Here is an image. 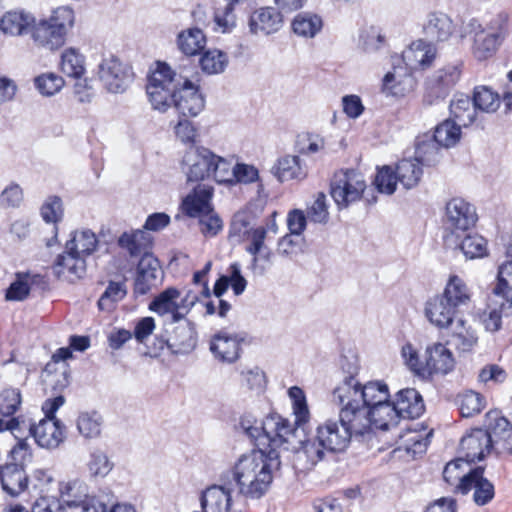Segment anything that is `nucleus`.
Masks as SVG:
<instances>
[{
  "label": "nucleus",
  "instance_id": "338daca9",
  "mask_svg": "<svg viewBox=\"0 0 512 512\" xmlns=\"http://www.w3.org/2000/svg\"><path fill=\"white\" fill-rule=\"evenodd\" d=\"M42 218L47 223H56L62 216V202L58 197L49 198L41 208Z\"/></svg>",
  "mask_w": 512,
  "mask_h": 512
},
{
  "label": "nucleus",
  "instance_id": "f3484780",
  "mask_svg": "<svg viewBox=\"0 0 512 512\" xmlns=\"http://www.w3.org/2000/svg\"><path fill=\"white\" fill-rule=\"evenodd\" d=\"M465 35H473L472 53L477 60H486L491 57L497 50L501 42L483 28L477 19H470L463 26Z\"/></svg>",
  "mask_w": 512,
  "mask_h": 512
},
{
  "label": "nucleus",
  "instance_id": "6e6552de",
  "mask_svg": "<svg viewBox=\"0 0 512 512\" xmlns=\"http://www.w3.org/2000/svg\"><path fill=\"white\" fill-rule=\"evenodd\" d=\"M181 81V75L176 74L166 63H159L146 85L152 108L160 112L167 111L173 104L174 94Z\"/></svg>",
  "mask_w": 512,
  "mask_h": 512
},
{
  "label": "nucleus",
  "instance_id": "052dcab7",
  "mask_svg": "<svg viewBox=\"0 0 512 512\" xmlns=\"http://www.w3.org/2000/svg\"><path fill=\"white\" fill-rule=\"evenodd\" d=\"M11 463H19L25 467L32 461L33 449L27 438L16 437V443L10 450Z\"/></svg>",
  "mask_w": 512,
  "mask_h": 512
},
{
  "label": "nucleus",
  "instance_id": "aec40b11",
  "mask_svg": "<svg viewBox=\"0 0 512 512\" xmlns=\"http://www.w3.org/2000/svg\"><path fill=\"white\" fill-rule=\"evenodd\" d=\"M488 432L491 439V448L498 453L512 455V424L497 411H490L486 415Z\"/></svg>",
  "mask_w": 512,
  "mask_h": 512
},
{
  "label": "nucleus",
  "instance_id": "6ab92c4d",
  "mask_svg": "<svg viewBox=\"0 0 512 512\" xmlns=\"http://www.w3.org/2000/svg\"><path fill=\"white\" fill-rule=\"evenodd\" d=\"M423 377L433 374H447L454 367L452 352L442 343L435 342L426 347L423 355Z\"/></svg>",
  "mask_w": 512,
  "mask_h": 512
},
{
  "label": "nucleus",
  "instance_id": "1a4fd4ad",
  "mask_svg": "<svg viewBox=\"0 0 512 512\" xmlns=\"http://www.w3.org/2000/svg\"><path fill=\"white\" fill-rule=\"evenodd\" d=\"M366 189L361 173L355 170L338 171L330 184V194L339 209L359 201Z\"/></svg>",
  "mask_w": 512,
  "mask_h": 512
},
{
  "label": "nucleus",
  "instance_id": "423d86ee",
  "mask_svg": "<svg viewBox=\"0 0 512 512\" xmlns=\"http://www.w3.org/2000/svg\"><path fill=\"white\" fill-rule=\"evenodd\" d=\"M75 22V14L69 6H59L50 15L34 18L31 28V38L36 45L48 50H56L64 45L69 30Z\"/></svg>",
  "mask_w": 512,
  "mask_h": 512
},
{
  "label": "nucleus",
  "instance_id": "9b49d317",
  "mask_svg": "<svg viewBox=\"0 0 512 512\" xmlns=\"http://www.w3.org/2000/svg\"><path fill=\"white\" fill-rule=\"evenodd\" d=\"M221 484H213L201 492L202 512H241L232 509V482L230 473H222Z\"/></svg>",
  "mask_w": 512,
  "mask_h": 512
},
{
  "label": "nucleus",
  "instance_id": "774afa93",
  "mask_svg": "<svg viewBox=\"0 0 512 512\" xmlns=\"http://www.w3.org/2000/svg\"><path fill=\"white\" fill-rule=\"evenodd\" d=\"M32 512H65V509L56 497H39L32 506Z\"/></svg>",
  "mask_w": 512,
  "mask_h": 512
},
{
  "label": "nucleus",
  "instance_id": "f257e3e1",
  "mask_svg": "<svg viewBox=\"0 0 512 512\" xmlns=\"http://www.w3.org/2000/svg\"><path fill=\"white\" fill-rule=\"evenodd\" d=\"M240 426L254 440L257 448L241 455L232 469L225 473H230L232 486H236L240 496L246 500H259L268 492L273 472L280 467L277 448L292 444L297 429L291 421L278 414H270L261 422L244 416Z\"/></svg>",
  "mask_w": 512,
  "mask_h": 512
},
{
  "label": "nucleus",
  "instance_id": "cd10ccee",
  "mask_svg": "<svg viewBox=\"0 0 512 512\" xmlns=\"http://www.w3.org/2000/svg\"><path fill=\"white\" fill-rule=\"evenodd\" d=\"M282 26V16L274 8L267 7L255 11L249 19L250 31L253 34L269 35L277 32Z\"/></svg>",
  "mask_w": 512,
  "mask_h": 512
},
{
  "label": "nucleus",
  "instance_id": "dca6fc26",
  "mask_svg": "<svg viewBox=\"0 0 512 512\" xmlns=\"http://www.w3.org/2000/svg\"><path fill=\"white\" fill-rule=\"evenodd\" d=\"M460 74V69L456 65H448L438 70L428 81L423 103L431 106L437 104L439 100H443L450 88L458 82Z\"/></svg>",
  "mask_w": 512,
  "mask_h": 512
},
{
  "label": "nucleus",
  "instance_id": "49530a36",
  "mask_svg": "<svg viewBox=\"0 0 512 512\" xmlns=\"http://www.w3.org/2000/svg\"><path fill=\"white\" fill-rule=\"evenodd\" d=\"M62 497L67 506L74 508L82 507L92 498L89 496L87 484L80 480L68 483Z\"/></svg>",
  "mask_w": 512,
  "mask_h": 512
},
{
  "label": "nucleus",
  "instance_id": "a19ab883",
  "mask_svg": "<svg viewBox=\"0 0 512 512\" xmlns=\"http://www.w3.org/2000/svg\"><path fill=\"white\" fill-rule=\"evenodd\" d=\"M461 127L452 119H447L436 126L433 139L444 148L456 145L461 138Z\"/></svg>",
  "mask_w": 512,
  "mask_h": 512
},
{
  "label": "nucleus",
  "instance_id": "69168bd1",
  "mask_svg": "<svg viewBox=\"0 0 512 512\" xmlns=\"http://www.w3.org/2000/svg\"><path fill=\"white\" fill-rule=\"evenodd\" d=\"M308 217L315 223H326L329 218V213L326 205V196L323 193H319L308 209Z\"/></svg>",
  "mask_w": 512,
  "mask_h": 512
},
{
  "label": "nucleus",
  "instance_id": "0e129e2a",
  "mask_svg": "<svg viewBox=\"0 0 512 512\" xmlns=\"http://www.w3.org/2000/svg\"><path fill=\"white\" fill-rule=\"evenodd\" d=\"M53 482V477L49 470L38 468L35 469L30 479L28 478V486L30 485L31 488L39 493H43L47 491L48 486Z\"/></svg>",
  "mask_w": 512,
  "mask_h": 512
},
{
  "label": "nucleus",
  "instance_id": "ddd939ff",
  "mask_svg": "<svg viewBox=\"0 0 512 512\" xmlns=\"http://www.w3.org/2000/svg\"><path fill=\"white\" fill-rule=\"evenodd\" d=\"M173 106L180 117H195L204 109L205 100L198 86L182 77L181 84L174 94Z\"/></svg>",
  "mask_w": 512,
  "mask_h": 512
},
{
  "label": "nucleus",
  "instance_id": "4468645a",
  "mask_svg": "<svg viewBox=\"0 0 512 512\" xmlns=\"http://www.w3.org/2000/svg\"><path fill=\"white\" fill-rule=\"evenodd\" d=\"M171 329L166 328L167 337L164 340L171 353L176 355L188 354L194 350L197 344L196 330L190 321L182 319L170 323Z\"/></svg>",
  "mask_w": 512,
  "mask_h": 512
},
{
  "label": "nucleus",
  "instance_id": "58836bf2",
  "mask_svg": "<svg viewBox=\"0 0 512 512\" xmlns=\"http://www.w3.org/2000/svg\"><path fill=\"white\" fill-rule=\"evenodd\" d=\"M119 245L126 249L131 256H142L151 246L150 235L143 230L124 233L119 238Z\"/></svg>",
  "mask_w": 512,
  "mask_h": 512
},
{
  "label": "nucleus",
  "instance_id": "2f4dec72",
  "mask_svg": "<svg viewBox=\"0 0 512 512\" xmlns=\"http://www.w3.org/2000/svg\"><path fill=\"white\" fill-rule=\"evenodd\" d=\"M424 33L431 41L443 42L448 40L454 31L453 22L443 12H431L424 24Z\"/></svg>",
  "mask_w": 512,
  "mask_h": 512
},
{
  "label": "nucleus",
  "instance_id": "9d476101",
  "mask_svg": "<svg viewBox=\"0 0 512 512\" xmlns=\"http://www.w3.org/2000/svg\"><path fill=\"white\" fill-rule=\"evenodd\" d=\"M478 221L476 208L463 198H452L446 203L444 224L451 235L460 238Z\"/></svg>",
  "mask_w": 512,
  "mask_h": 512
},
{
  "label": "nucleus",
  "instance_id": "e433bc0d",
  "mask_svg": "<svg viewBox=\"0 0 512 512\" xmlns=\"http://www.w3.org/2000/svg\"><path fill=\"white\" fill-rule=\"evenodd\" d=\"M206 45V37L199 28H187L177 35L179 50L188 56L198 54Z\"/></svg>",
  "mask_w": 512,
  "mask_h": 512
},
{
  "label": "nucleus",
  "instance_id": "a18cd8bd",
  "mask_svg": "<svg viewBox=\"0 0 512 512\" xmlns=\"http://www.w3.org/2000/svg\"><path fill=\"white\" fill-rule=\"evenodd\" d=\"M229 171L231 175L222 179V184H233L236 182L249 184L257 181L259 178V171L255 166L245 163L233 165L231 159H229Z\"/></svg>",
  "mask_w": 512,
  "mask_h": 512
},
{
  "label": "nucleus",
  "instance_id": "864d4df0",
  "mask_svg": "<svg viewBox=\"0 0 512 512\" xmlns=\"http://www.w3.org/2000/svg\"><path fill=\"white\" fill-rule=\"evenodd\" d=\"M37 90L44 96L58 93L64 86V79L53 72L43 73L34 80Z\"/></svg>",
  "mask_w": 512,
  "mask_h": 512
},
{
  "label": "nucleus",
  "instance_id": "79ce46f5",
  "mask_svg": "<svg viewBox=\"0 0 512 512\" xmlns=\"http://www.w3.org/2000/svg\"><path fill=\"white\" fill-rule=\"evenodd\" d=\"M322 26V19L310 13L298 14L292 22L294 33L305 38H313L320 32Z\"/></svg>",
  "mask_w": 512,
  "mask_h": 512
},
{
  "label": "nucleus",
  "instance_id": "2eb2a0df",
  "mask_svg": "<svg viewBox=\"0 0 512 512\" xmlns=\"http://www.w3.org/2000/svg\"><path fill=\"white\" fill-rule=\"evenodd\" d=\"M483 473L482 467L472 469L456 485V491L462 494L473 490V500L478 506L488 504L495 495L494 485L483 476Z\"/></svg>",
  "mask_w": 512,
  "mask_h": 512
},
{
  "label": "nucleus",
  "instance_id": "72a5a7b5",
  "mask_svg": "<svg viewBox=\"0 0 512 512\" xmlns=\"http://www.w3.org/2000/svg\"><path fill=\"white\" fill-rule=\"evenodd\" d=\"M451 343L460 353L471 352L478 343V336L471 325L463 319H457L451 327Z\"/></svg>",
  "mask_w": 512,
  "mask_h": 512
},
{
  "label": "nucleus",
  "instance_id": "bb28decb",
  "mask_svg": "<svg viewBox=\"0 0 512 512\" xmlns=\"http://www.w3.org/2000/svg\"><path fill=\"white\" fill-rule=\"evenodd\" d=\"M394 405L399 418L404 419L418 418L425 410L422 396L413 388H407L399 391Z\"/></svg>",
  "mask_w": 512,
  "mask_h": 512
},
{
  "label": "nucleus",
  "instance_id": "8fccbe9b",
  "mask_svg": "<svg viewBox=\"0 0 512 512\" xmlns=\"http://www.w3.org/2000/svg\"><path fill=\"white\" fill-rule=\"evenodd\" d=\"M227 64V54L218 49L207 50L200 58L201 69L209 75L222 73Z\"/></svg>",
  "mask_w": 512,
  "mask_h": 512
},
{
  "label": "nucleus",
  "instance_id": "c03bdc74",
  "mask_svg": "<svg viewBox=\"0 0 512 512\" xmlns=\"http://www.w3.org/2000/svg\"><path fill=\"white\" fill-rule=\"evenodd\" d=\"M467 259L483 258L488 254L487 240L478 233H467L458 244Z\"/></svg>",
  "mask_w": 512,
  "mask_h": 512
},
{
  "label": "nucleus",
  "instance_id": "a878e982",
  "mask_svg": "<svg viewBox=\"0 0 512 512\" xmlns=\"http://www.w3.org/2000/svg\"><path fill=\"white\" fill-rule=\"evenodd\" d=\"M0 482L3 490L17 496L28 488V477L25 467L19 463H7L0 466Z\"/></svg>",
  "mask_w": 512,
  "mask_h": 512
},
{
  "label": "nucleus",
  "instance_id": "a211bd4d",
  "mask_svg": "<svg viewBox=\"0 0 512 512\" xmlns=\"http://www.w3.org/2000/svg\"><path fill=\"white\" fill-rule=\"evenodd\" d=\"M491 439L488 430L473 429L460 441L461 458L467 463L482 460L491 451Z\"/></svg>",
  "mask_w": 512,
  "mask_h": 512
},
{
  "label": "nucleus",
  "instance_id": "6e6d98bb",
  "mask_svg": "<svg viewBox=\"0 0 512 512\" xmlns=\"http://www.w3.org/2000/svg\"><path fill=\"white\" fill-rule=\"evenodd\" d=\"M127 294L124 282L111 281L98 301L101 310H110L113 304L122 300Z\"/></svg>",
  "mask_w": 512,
  "mask_h": 512
},
{
  "label": "nucleus",
  "instance_id": "3c124183",
  "mask_svg": "<svg viewBox=\"0 0 512 512\" xmlns=\"http://www.w3.org/2000/svg\"><path fill=\"white\" fill-rule=\"evenodd\" d=\"M112 468L113 463L109 460L104 451L95 449L90 453L89 460L87 462V469L90 477L104 478L110 473Z\"/></svg>",
  "mask_w": 512,
  "mask_h": 512
},
{
  "label": "nucleus",
  "instance_id": "7ed1b4c3",
  "mask_svg": "<svg viewBox=\"0 0 512 512\" xmlns=\"http://www.w3.org/2000/svg\"><path fill=\"white\" fill-rule=\"evenodd\" d=\"M342 398L349 399L351 410L364 417V435L373 425L377 429L387 430L396 425L399 419L394 402L390 401L388 386L380 381H371L361 385L354 376H347L340 383Z\"/></svg>",
  "mask_w": 512,
  "mask_h": 512
},
{
  "label": "nucleus",
  "instance_id": "5fc2aeb1",
  "mask_svg": "<svg viewBox=\"0 0 512 512\" xmlns=\"http://www.w3.org/2000/svg\"><path fill=\"white\" fill-rule=\"evenodd\" d=\"M267 236V230L263 226H259L253 228L248 231V239L250 240V245L246 248V251L253 255V263L257 262V255L262 254L263 257L268 258L269 252L266 251L267 248L264 245V241Z\"/></svg>",
  "mask_w": 512,
  "mask_h": 512
},
{
  "label": "nucleus",
  "instance_id": "4be33fe9",
  "mask_svg": "<svg viewBox=\"0 0 512 512\" xmlns=\"http://www.w3.org/2000/svg\"><path fill=\"white\" fill-rule=\"evenodd\" d=\"M459 312L442 296L435 295L425 305V315L429 322L439 329L452 327Z\"/></svg>",
  "mask_w": 512,
  "mask_h": 512
},
{
  "label": "nucleus",
  "instance_id": "f03ea898",
  "mask_svg": "<svg viewBox=\"0 0 512 512\" xmlns=\"http://www.w3.org/2000/svg\"><path fill=\"white\" fill-rule=\"evenodd\" d=\"M340 384L333 390L332 400L340 407L339 421L328 419L318 425L315 435L312 438L302 441L296 432L294 442L290 444L295 448V444H301L297 451V459L304 461V468L310 469L318 462L325 459L327 454L340 453L345 451L353 436H362L364 417L360 413L357 415L355 410H351L349 399L340 394ZM292 401L295 422L291 424L299 431V428L306 424L310 419V413L303 390L293 386L288 391Z\"/></svg>",
  "mask_w": 512,
  "mask_h": 512
},
{
  "label": "nucleus",
  "instance_id": "0eeeda50",
  "mask_svg": "<svg viewBox=\"0 0 512 512\" xmlns=\"http://www.w3.org/2000/svg\"><path fill=\"white\" fill-rule=\"evenodd\" d=\"M65 403V398L59 395L55 398L46 399L42 404V411L45 415L38 424L30 425L29 431L39 447L55 449L64 440V426L56 419V411Z\"/></svg>",
  "mask_w": 512,
  "mask_h": 512
},
{
  "label": "nucleus",
  "instance_id": "f704fd0d",
  "mask_svg": "<svg viewBox=\"0 0 512 512\" xmlns=\"http://www.w3.org/2000/svg\"><path fill=\"white\" fill-rule=\"evenodd\" d=\"M449 108L453 120L463 127H467L475 121L476 109L469 96L456 94L451 100Z\"/></svg>",
  "mask_w": 512,
  "mask_h": 512
},
{
  "label": "nucleus",
  "instance_id": "e2e57ef3",
  "mask_svg": "<svg viewBox=\"0 0 512 512\" xmlns=\"http://www.w3.org/2000/svg\"><path fill=\"white\" fill-rule=\"evenodd\" d=\"M502 303L499 307L488 306L481 314L480 319L485 329L490 332H496L500 329L502 323Z\"/></svg>",
  "mask_w": 512,
  "mask_h": 512
},
{
  "label": "nucleus",
  "instance_id": "603ef678",
  "mask_svg": "<svg viewBox=\"0 0 512 512\" xmlns=\"http://www.w3.org/2000/svg\"><path fill=\"white\" fill-rule=\"evenodd\" d=\"M485 401L481 394L474 391H466L459 397V410L463 417H472L482 411Z\"/></svg>",
  "mask_w": 512,
  "mask_h": 512
},
{
  "label": "nucleus",
  "instance_id": "ea45409f",
  "mask_svg": "<svg viewBox=\"0 0 512 512\" xmlns=\"http://www.w3.org/2000/svg\"><path fill=\"white\" fill-rule=\"evenodd\" d=\"M395 173L403 187L411 189L418 185L423 171L421 164L415 159H402L397 164Z\"/></svg>",
  "mask_w": 512,
  "mask_h": 512
},
{
  "label": "nucleus",
  "instance_id": "39448f33",
  "mask_svg": "<svg viewBox=\"0 0 512 512\" xmlns=\"http://www.w3.org/2000/svg\"><path fill=\"white\" fill-rule=\"evenodd\" d=\"M436 55L437 50L432 43L424 40L412 42L402 52V61L405 63L406 69L402 72V69L398 70L394 67L393 71L388 72L383 78V90L395 96L402 95L404 90L399 87L402 83V78L411 82L412 79L409 72L429 68Z\"/></svg>",
  "mask_w": 512,
  "mask_h": 512
},
{
  "label": "nucleus",
  "instance_id": "7c9ffc66",
  "mask_svg": "<svg viewBox=\"0 0 512 512\" xmlns=\"http://www.w3.org/2000/svg\"><path fill=\"white\" fill-rule=\"evenodd\" d=\"M180 297V291L174 287H169L159 293L149 304V309L160 316L169 315L172 323L181 320V312L177 305Z\"/></svg>",
  "mask_w": 512,
  "mask_h": 512
},
{
  "label": "nucleus",
  "instance_id": "09e8293b",
  "mask_svg": "<svg viewBox=\"0 0 512 512\" xmlns=\"http://www.w3.org/2000/svg\"><path fill=\"white\" fill-rule=\"evenodd\" d=\"M473 104L476 110L493 113L500 106V97L490 88L479 86L474 89Z\"/></svg>",
  "mask_w": 512,
  "mask_h": 512
},
{
  "label": "nucleus",
  "instance_id": "412c9836",
  "mask_svg": "<svg viewBox=\"0 0 512 512\" xmlns=\"http://www.w3.org/2000/svg\"><path fill=\"white\" fill-rule=\"evenodd\" d=\"M163 272L157 258L151 253L145 252L139 260L137 274L134 283V292L140 295L146 294L161 280Z\"/></svg>",
  "mask_w": 512,
  "mask_h": 512
},
{
  "label": "nucleus",
  "instance_id": "c85d7f7f",
  "mask_svg": "<svg viewBox=\"0 0 512 512\" xmlns=\"http://www.w3.org/2000/svg\"><path fill=\"white\" fill-rule=\"evenodd\" d=\"M271 173L279 182L302 181L307 177V169L296 155H285L279 158L271 168Z\"/></svg>",
  "mask_w": 512,
  "mask_h": 512
},
{
  "label": "nucleus",
  "instance_id": "bf43d9fd",
  "mask_svg": "<svg viewBox=\"0 0 512 512\" xmlns=\"http://www.w3.org/2000/svg\"><path fill=\"white\" fill-rule=\"evenodd\" d=\"M401 356L405 365L416 375L422 376L424 373L423 356H420L418 350L411 344L406 343L402 346Z\"/></svg>",
  "mask_w": 512,
  "mask_h": 512
},
{
  "label": "nucleus",
  "instance_id": "b1692460",
  "mask_svg": "<svg viewBox=\"0 0 512 512\" xmlns=\"http://www.w3.org/2000/svg\"><path fill=\"white\" fill-rule=\"evenodd\" d=\"M53 271L58 278L74 281L84 276L86 272V260L65 248L53 265Z\"/></svg>",
  "mask_w": 512,
  "mask_h": 512
},
{
  "label": "nucleus",
  "instance_id": "c756f323",
  "mask_svg": "<svg viewBox=\"0 0 512 512\" xmlns=\"http://www.w3.org/2000/svg\"><path fill=\"white\" fill-rule=\"evenodd\" d=\"M34 16L24 10H12L6 12L0 19V29L4 34L21 36L31 34Z\"/></svg>",
  "mask_w": 512,
  "mask_h": 512
},
{
  "label": "nucleus",
  "instance_id": "13d9d810",
  "mask_svg": "<svg viewBox=\"0 0 512 512\" xmlns=\"http://www.w3.org/2000/svg\"><path fill=\"white\" fill-rule=\"evenodd\" d=\"M397 181L395 170L390 166H383L378 170L374 183L380 193L391 195L396 190Z\"/></svg>",
  "mask_w": 512,
  "mask_h": 512
},
{
  "label": "nucleus",
  "instance_id": "5701e85b",
  "mask_svg": "<svg viewBox=\"0 0 512 512\" xmlns=\"http://www.w3.org/2000/svg\"><path fill=\"white\" fill-rule=\"evenodd\" d=\"M213 187L206 184L197 185L182 201L183 212L190 217H199L211 211Z\"/></svg>",
  "mask_w": 512,
  "mask_h": 512
},
{
  "label": "nucleus",
  "instance_id": "473e14b6",
  "mask_svg": "<svg viewBox=\"0 0 512 512\" xmlns=\"http://www.w3.org/2000/svg\"><path fill=\"white\" fill-rule=\"evenodd\" d=\"M439 295L457 310H460L462 307L469 305L472 292L461 277L451 275L446 282L443 292Z\"/></svg>",
  "mask_w": 512,
  "mask_h": 512
},
{
  "label": "nucleus",
  "instance_id": "680f3d73",
  "mask_svg": "<svg viewBox=\"0 0 512 512\" xmlns=\"http://www.w3.org/2000/svg\"><path fill=\"white\" fill-rule=\"evenodd\" d=\"M198 218L200 231L205 237L216 236L222 230V220L213 213L212 208L210 212H205Z\"/></svg>",
  "mask_w": 512,
  "mask_h": 512
},
{
  "label": "nucleus",
  "instance_id": "20e7f679",
  "mask_svg": "<svg viewBox=\"0 0 512 512\" xmlns=\"http://www.w3.org/2000/svg\"><path fill=\"white\" fill-rule=\"evenodd\" d=\"M181 169L187 182L212 179L222 184V179L231 175L229 159L215 154L204 146H190L183 155Z\"/></svg>",
  "mask_w": 512,
  "mask_h": 512
},
{
  "label": "nucleus",
  "instance_id": "4d7b16f0",
  "mask_svg": "<svg viewBox=\"0 0 512 512\" xmlns=\"http://www.w3.org/2000/svg\"><path fill=\"white\" fill-rule=\"evenodd\" d=\"M21 405V394L16 388H7L0 393V414L10 417L16 413Z\"/></svg>",
  "mask_w": 512,
  "mask_h": 512
},
{
  "label": "nucleus",
  "instance_id": "de8ad7c7",
  "mask_svg": "<svg viewBox=\"0 0 512 512\" xmlns=\"http://www.w3.org/2000/svg\"><path fill=\"white\" fill-rule=\"evenodd\" d=\"M102 423V417L97 412H83L79 414L76 426L84 438L94 439L100 436Z\"/></svg>",
  "mask_w": 512,
  "mask_h": 512
},
{
  "label": "nucleus",
  "instance_id": "393cba45",
  "mask_svg": "<svg viewBox=\"0 0 512 512\" xmlns=\"http://www.w3.org/2000/svg\"><path fill=\"white\" fill-rule=\"evenodd\" d=\"M241 340L237 335L219 332L211 339L210 351L219 361L233 363L240 356Z\"/></svg>",
  "mask_w": 512,
  "mask_h": 512
},
{
  "label": "nucleus",
  "instance_id": "4c0bfd02",
  "mask_svg": "<svg viewBox=\"0 0 512 512\" xmlns=\"http://www.w3.org/2000/svg\"><path fill=\"white\" fill-rule=\"evenodd\" d=\"M60 69L68 77L80 79L86 72L85 56L75 48H67L61 54Z\"/></svg>",
  "mask_w": 512,
  "mask_h": 512
},
{
  "label": "nucleus",
  "instance_id": "f8f14e48",
  "mask_svg": "<svg viewBox=\"0 0 512 512\" xmlns=\"http://www.w3.org/2000/svg\"><path fill=\"white\" fill-rule=\"evenodd\" d=\"M98 76L104 87L112 93L124 92L132 78L129 69L115 56L101 61Z\"/></svg>",
  "mask_w": 512,
  "mask_h": 512
},
{
  "label": "nucleus",
  "instance_id": "c9c22d12",
  "mask_svg": "<svg viewBox=\"0 0 512 512\" xmlns=\"http://www.w3.org/2000/svg\"><path fill=\"white\" fill-rule=\"evenodd\" d=\"M97 245L98 240L95 233L84 229L72 234L71 239L66 243V249L85 259L96 250Z\"/></svg>",
  "mask_w": 512,
  "mask_h": 512
},
{
  "label": "nucleus",
  "instance_id": "37998d69",
  "mask_svg": "<svg viewBox=\"0 0 512 512\" xmlns=\"http://www.w3.org/2000/svg\"><path fill=\"white\" fill-rule=\"evenodd\" d=\"M440 147L441 146L432 137L418 139L414 159L421 165H434L440 159Z\"/></svg>",
  "mask_w": 512,
  "mask_h": 512
}]
</instances>
